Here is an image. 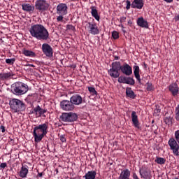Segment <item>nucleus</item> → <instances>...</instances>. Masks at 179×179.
I'll list each match as a JSON object with an SVG mask.
<instances>
[{"label": "nucleus", "instance_id": "obj_6", "mask_svg": "<svg viewBox=\"0 0 179 179\" xmlns=\"http://www.w3.org/2000/svg\"><path fill=\"white\" fill-rule=\"evenodd\" d=\"M59 118L63 122H75L78 120V114L73 112L63 113Z\"/></svg>", "mask_w": 179, "mask_h": 179}, {"label": "nucleus", "instance_id": "obj_23", "mask_svg": "<svg viewBox=\"0 0 179 179\" xmlns=\"http://www.w3.org/2000/svg\"><path fill=\"white\" fill-rule=\"evenodd\" d=\"M129 177H131V171L129 169H124L121 172L119 179H129Z\"/></svg>", "mask_w": 179, "mask_h": 179}, {"label": "nucleus", "instance_id": "obj_39", "mask_svg": "<svg viewBox=\"0 0 179 179\" xmlns=\"http://www.w3.org/2000/svg\"><path fill=\"white\" fill-rule=\"evenodd\" d=\"M126 3H127L126 9L127 10H129V9H131V1L129 0H127Z\"/></svg>", "mask_w": 179, "mask_h": 179}, {"label": "nucleus", "instance_id": "obj_7", "mask_svg": "<svg viewBox=\"0 0 179 179\" xmlns=\"http://www.w3.org/2000/svg\"><path fill=\"white\" fill-rule=\"evenodd\" d=\"M48 8H50V3L45 0H37L35 2V9L39 12H45L48 10Z\"/></svg>", "mask_w": 179, "mask_h": 179}, {"label": "nucleus", "instance_id": "obj_57", "mask_svg": "<svg viewBox=\"0 0 179 179\" xmlns=\"http://www.w3.org/2000/svg\"><path fill=\"white\" fill-rule=\"evenodd\" d=\"M56 173L58 174V169H55Z\"/></svg>", "mask_w": 179, "mask_h": 179}, {"label": "nucleus", "instance_id": "obj_17", "mask_svg": "<svg viewBox=\"0 0 179 179\" xmlns=\"http://www.w3.org/2000/svg\"><path fill=\"white\" fill-rule=\"evenodd\" d=\"M120 71L124 73V75H126V76H131V74L132 73V67H131L129 64L125 63L122 66Z\"/></svg>", "mask_w": 179, "mask_h": 179}, {"label": "nucleus", "instance_id": "obj_59", "mask_svg": "<svg viewBox=\"0 0 179 179\" xmlns=\"http://www.w3.org/2000/svg\"><path fill=\"white\" fill-rule=\"evenodd\" d=\"M123 33H127V31L122 29Z\"/></svg>", "mask_w": 179, "mask_h": 179}, {"label": "nucleus", "instance_id": "obj_2", "mask_svg": "<svg viewBox=\"0 0 179 179\" xmlns=\"http://www.w3.org/2000/svg\"><path fill=\"white\" fill-rule=\"evenodd\" d=\"M48 134V122L36 126L34 128L33 136L35 143H38L43 141V138Z\"/></svg>", "mask_w": 179, "mask_h": 179}, {"label": "nucleus", "instance_id": "obj_45", "mask_svg": "<svg viewBox=\"0 0 179 179\" xmlns=\"http://www.w3.org/2000/svg\"><path fill=\"white\" fill-rule=\"evenodd\" d=\"M68 30H75V27L73 25H67Z\"/></svg>", "mask_w": 179, "mask_h": 179}, {"label": "nucleus", "instance_id": "obj_32", "mask_svg": "<svg viewBox=\"0 0 179 179\" xmlns=\"http://www.w3.org/2000/svg\"><path fill=\"white\" fill-rule=\"evenodd\" d=\"M88 92H90L92 96H97V91H96V89L93 87H89Z\"/></svg>", "mask_w": 179, "mask_h": 179}, {"label": "nucleus", "instance_id": "obj_29", "mask_svg": "<svg viewBox=\"0 0 179 179\" xmlns=\"http://www.w3.org/2000/svg\"><path fill=\"white\" fill-rule=\"evenodd\" d=\"M122 68V66H121L120 62H114L113 63V69L114 71V69H116L117 71H121V69Z\"/></svg>", "mask_w": 179, "mask_h": 179}, {"label": "nucleus", "instance_id": "obj_15", "mask_svg": "<svg viewBox=\"0 0 179 179\" xmlns=\"http://www.w3.org/2000/svg\"><path fill=\"white\" fill-rule=\"evenodd\" d=\"M139 173L141 178L152 179V171L148 169H140Z\"/></svg>", "mask_w": 179, "mask_h": 179}, {"label": "nucleus", "instance_id": "obj_52", "mask_svg": "<svg viewBox=\"0 0 179 179\" xmlns=\"http://www.w3.org/2000/svg\"><path fill=\"white\" fill-rule=\"evenodd\" d=\"M70 179H82L80 177H74V178H71Z\"/></svg>", "mask_w": 179, "mask_h": 179}, {"label": "nucleus", "instance_id": "obj_50", "mask_svg": "<svg viewBox=\"0 0 179 179\" xmlns=\"http://www.w3.org/2000/svg\"><path fill=\"white\" fill-rule=\"evenodd\" d=\"M113 57H114V59H115V61H118V59H120V57H118V56H114V55H113Z\"/></svg>", "mask_w": 179, "mask_h": 179}, {"label": "nucleus", "instance_id": "obj_5", "mask_svg": "<svg viewBox=\"0 0 179 179\" xmlns=\"http://www.w3.org/2000/svg\"><path fill=\"white\" fill-rule=\"evenodd\" d=\"M10 107L12 113H20L24 111V103L20 99H13L10 101Z\"/></svg>", "mask_w": 179, "mask_h": 179}, {"label": "nucleus", "instance_id": "obj_51", "mask_svg": "<svg viewBox=\"0 0 179 179\" xmlns=\"http://www.w3.org/2000/svg\"><path fill=\"white\" fill-rule=\"evenodd\" d=\"M164 1H165V2H168V3L173 2V0H164Z\"/></svg>", "mask_w": 179, "mask_h": 179}, {"label": "nucleus", "instance_id": "obj_36", "mask_svg": "<svg viewBox=\"0 0 179 179\" xmlns=\"http://www.w3.org/2000/svg\"><path fill=\"white\" fill-rule=\"evenodd\" d=\"M175 114L176 121H179V105L176 108Z\"/></svg>", "mask_w": 179, "mask_h": 179}, {"label": "nucleus", "instance_id": "obj_63", "mask_svg": "<svg viewBox=\"0 0 179 179\" xmlns=\"http://www.w3.org/2000/svg\"><path fill=\"white\" fill-rule=\"evenodd\" d=\"M175 179H178V178H175Z\"/></svg>", "mask_w": 179, "mask_h": 179}, {"label": "nucleus", "instance_id": "obj_8", "mask_svg": "<svg viewBox=\"0 0 179 179\" xmlns=\"http://www.w3.org/2000/svg\"><path fill=\"white\" fill-rule=\"evenodd\" d=\"M60 108L63 110V111H73V110H75V106H73L71 99H64L60 102Z\"/></svg>", "mask_w": 179, "mask_h": 179}, {"label": "nucleus", "instance_id": "obj_28", "mask_svg": "<svg viewBox=\"0 0 179 179\" xmlns=\"http://www.w3.org/2000/svg\"><path fill=\"white\" fill-rule=\"evenodd\" d=\"M23 54L25 57H30L31 58L36 57V53L34 52L26 49L23 50Z\"/></svg>", "mask_w": 179, "mask_h": 179}, {"label": "nucleus", "instance_id": "obj_56", "mask_svg": "<svg viewBox=\"0 0 179 179\" xmlns=\"http://www.w3.org/2000/svg\"><path fill=\"white\" fill-rule=\"evenodd\" d=\"M111 164H112V163H108V164H107L108 167V166H111Z\"/></svg>", "mask_w": 179, "mask_h": 179}, {"label": "nucleus", "instance_id": "obj_42", "mask_svg": "<svg viewBox=\"0 0 179 179\" xmlns=\"http://www.w3.org/2000/svg\"><path fill=\"white\" fill-rule=\"evenodd\" d=\"M62 20H64V15H59V16H58L57 17V22H62Z\"/></svg>", "mask_w": 179, "mask_h": 179}, {"label": "nucleus", "instance_id": "obj_11", "mask_svg": "<svg viewBox=\"0 0 179 179\" xmlns=\"http://www.w3.org/2000/svg\"><path fill=\"white\" fill-rule=\"evenodd\" d=\"M70 101H71L73 106H80V104H83V98L80 94H76L73 95L70 98Z\"/></svg>", "mask_w": 179, "mask_h": 179}, {"label": "nucleus", "instance_id": "obj_40", "mask_svg": "<svg viewBox=\"0 0 179 179\" xmlns=\"http://www.w3.org/2000/svg\"><path fill=\"white\" fill-rule=\"evenodd\" d=\"M44 174H45L44 173V171H43V172H38V174L36 176V178H43V176H44Z\"/></svg>", "mask_w": 179, "mask_h": 179}, {"label": "nucleus", "instance_id": "obj_37", "mask_svg": "<svg viewBox=\"0 0 179 179\" xmlns=\"http://www.w3.org/2000/svg\"><path fill=\"white\" fill-rule=\"evenodd\" d=\"M126 81H127V77L125 76H120L118 78L119 83H125Z\"/></svg>", "mask_w": 179, "mask_h": 179}, {"label": "nucleus", "instance_id": "obj_24", "mask_svg": "<svg viewBox=\"0 0 179 179\" xmlns=\"http://www.w3.org/2000/svg\"><path fill=\"white\" fill-rule=\"evenodd\" d=\"M97 172L96 171H90L83 176V178L85 179H96V176Z\"/></svg>", "mask_w": 179, "mask_h": 179}, {"label": "nucleus", "instance_id": "obj_38", "mask_svg": "<svg viewBox=\"0 0 179 179\" xmlns=\"http://www.w3.org/2000/svg\"><path fill=\"white\" fill-rule=\"evenodd\" d=\"M113 38L114 40H117V38H120V34H118V32L115 31H113Z\"/></svg>", "mask_w": 179, "mask_h": 179}, {"label": "nucleus", "instance_id": "obj_12", "mask_svg": "<svg viewBox=\"0 0 179 179\" xmlns=\"http://www.w3.org/2000/svg\"><path fill=\"white\" fill-rule=\"evenodd\" d=\"M57 15H62V16H65L68 14V6L64 3H60L57 6Z\"/></svg>", "mask_w": 179, "mask_h": 179}, {"label": "nucleus", "instance_id": "obj_46", "mask_svg": "<svg viewBox=\"0 0 179 179\" xmlns=\"http://www.w3.org/2000/svg\"><path fill=\"white\" fill-rule=\"evenodd\" d=\"M160 111H162V110L160 109V107L159 106H156V108L155 109V113H160Z\"/></svg>", "mask_w": 179, "mask_h": 179}, {"label": "nucleus", "instance_id": "obj_9", "mask_svg": "<svg viewBox=\"0 0 179 179\" xmlns=\"http://www.w3.org/2000/svg\"><path fill=\"white\" fill-rule=\"evenodd\" d=\"M42 52L45 55V57H48V58H51L54 54V50H52V47L48 43H43L42 45Z\"/></svg>", "mask_w": 179, "mask_h": 179}, {"label": "nucleus", "instance_id": "obj_48", "mask_svg": "<svg viewBox=\"0 0 179 179\" xmlns=\"http://www.w3.org/2000/svg\"><path fill=\"white\" fill-rule=\"evenodd\" d=\"M108 73H109L110 76H111V78H113V68H111V69L108 71Z\"/></svg>", "mask_w": 179, "mask_h": 179}, {"label": "nucleus", "instance_id": "obj_19", "mask_svg": "<svg viewBox=\"0 0 179 179\" xmlns=\"http://www.w3.org/2000/svg\"><path fill=\"white\" fill-rule=\"evenodd\" d=\"M137 24L140 27H143V29H149V24L148 23V21L145 20L143 17L137 19Z\"/></svg>", "mask_w": 179, "mask_h": 179}, {"label": "nucleus", "instance_id": "obj_35", "mask_svg": "<svg viewBox=\"0 0 179 179\" xmlns=\"http://www.w3.org/2000/svg\"><path fill=\"white\" fill-rule=\"evenodd\" d=\"M15 61H16V59H15V58L6 59V63H7L8 65H13L15 64Z\"/></svg>", "mask_w": 179, "mask_h": 179}, {"label": "nucleus", "instance_id": "obj_41", "mask_svg": "<svg viewBox=\"0 0 179 179\" xmlns=\"http://www.w3.org/2000/svg\"><path fill=\"white\" fill-rule=\"evenodd\" d=\"M7 166H8V164H6V162H3V163H1L0 164V169H5Z\"/></svg>", "mask_w": 179, "mask_h": 179}, {"label": "nucleus", "instance_id": "obj_47", "mask_svg": "<svg viewBox=\"0 0 179 179\" xmlns=\"http://www.w3.org/2000/svg\"><path fill=\"white\" fill-rule=\"evenodd\" d=\"M0 129H1V132H2L3 134H4L6 129H5V127H4L3 125H1V126L0 127Z\"/></svg>", "mask_w": 179, "mask_h": 179}, {"label": "nucleus", "instance_id": "obj_3", "mask_svg": "<svg viewBox=\"0 0 179 179\" xmlns=\"http://www.w3.org/2000/svg\"><path fill=\"white\" fill-rule=\"evenodd\" d=\"M11 92L16 96H22L29 92V85L22 82H17L12 85Z\"/></svg>", "mask_w": 179, "mask_h": 179}, {"label": "nucleus", "instance_id": "obj_25", "mask_svg": "<svg viewBox=\"0 0 179 179\" xmlns=\"http://www.w3.org/2000/svg\"><path fill=\"white\" fill-rule=\"evenodd\" d=\"M134 69V73L136 79H137L138 82L141 83V75L139 74L140 69H139V66H134L133 67Z\"/></svg>", "mask_w": 179, "mask_h": 179}, {"label": "nucleus", "instance_id": "obj_43", "mask_svg": "<svg viewBox=\"0 0 179 179\" xmlns=\"http://www.w3.org/2000/svg\"><path fill=\"white\" fill-rule=\"evenodd\" d=\"M60 141L61 142H62L63 143L66 142V138H65V135H62L60 136Z\"/></svg>", "mask_w": 179, "mask_h": 179}, {"label": "nucleus", "instance_id": "obj_58", "mask_svg": "<svg viewBox=\"0 0 179 179\" xmlns=\"http://www.w3.org/2000/svg\"><path fill=\"white\" fill-rule=\"evenodd\" d=\"M110 33H111L110 38H113V32H110Z\"/></svg>", "mask_w": 179, "mask_h": 179}, {"label": "nucleus", "instance_id": "obj_53", "mask_svg": "<svg viewBox=\"0 0 179 179\" xmlns=\"http://www.w3.org/2000/svg\"><path fill=\"white\" fill-rule=\"evenodd\" d=\"M127 23L128 24H132V21L131 20H129Z\"/></svg>", "mask_w": 179, "mask_h": 179}, {"label": "nucleus", "instance_id": "obj_18", "mask_svg": "<svg viewBox=\"0 0 179 179\" xmlns=\"http://www.w3.org/2000/svg\"><path fill=\"white\" fill-rule=\"evenodd\" d=\"M131 121L135 128H137V129H141V126H139V120H138V115H136V112L135 111H132L131 113Z\"/></svg>", "mask_w": 179, "mask_h": 179}, {"label": "nucleus", "instance_id": "obj_22", "mask_svg": "<svg viewBox=\"0 0 179 179\" xmlns=\"http://www.w3.org/2000/svg\"><path fill=\"white\" fill-rule=\"evenodd\" d=\"M90 9L92 16L94 17V19L97 20V22H99V20H100V16L99 15V11L97 10V8L96 6H91Z\"/></svg>", "mask_w": 179, "mask_h": 179}, {"label": "nucleus", "instance_id": "obj_21", "mask_svg": "<svg viewBox=\"0 0 179 179\" xmlns=\"http://www.w3.org/2000/svg\"><path fill=\"white\" fill-rule=\"evenodd\" d=\"M22 10L27 12L28 13H33L34 12V6H31L30 3L22 4Z\"/></svg>", "mask_w": 179, "mask_h": 179}, {"label": "nucleus", "instance_id": "obj_55", "mask_svg": "<svg viewBox=\"0 0 179 179\" xmlns=\"http://www.w3.org/2000/svg\"><path fill=\"white\" fill-rule=\"evenodd\" d=\"M144 67H145V68H148V64H146L145 63H144Z\"/></svg>", "mask_w": 179, "mask_h": 179}, {"label": "nucleus", "instance_id": "obj_62", "mask_svg": "<svg viewBox=\"0 0 179 179\" xmlns=\"http://www.w3.org/2000/svg\"><path fill=\"white\" fill-rule=\"evenodd\" d=\"M152 123H153V122H155V120H152Z\"/></svg>", "mask_w": 179, "mask_h": 179}, {"label": "nucleus", "instance_id": "obj_4", "mask_svg": "<svg viewBox=\"0 0 179 179\" xmlns=\"http://www.w3.org/2000/svg\"><path fill=\"white\" fill-rule=\"evenodd\" d=\"M170 147L175 156H179V130L175 131V138H171L168 141Z\"/></svg>", "mask_w": 179, "mask_h": 179}, {"label": "nucleus", "instance_id": "obj_61", "mask_svg": "<svg viewBox=\"0 0 179 179\" xmlns=\"http://www.w3.org/2000/svg\"><path fill=\"white\" fill-rule=\"evenodd\" d=\"M71 1H79V0H71Z\"/></svg>", "mask_w": 179, "mask_h": 179}, {"label": "nucleus", "instance_id": "obj_16", "mask_svg": "<svg viewBox=\"0 0 179 179\" xmlns=\"http://www.w3.org/2000/svg\"><path fill=\"white\" fill-rule=\"evenodd\" d=\"M17 174L21 178H26L27 174H29V166L22 164L20 171L17 172Z\"/></svg>", "mask_w": 179, "mask_h": 179}, {"label": "nucleus", "instance_id": "obj_33", "mask_svg": "<svg viewBox=\"0 0 179 179\" xmlns=\"http://www.w3.org/2000/svg\"><path fill=\"white\" fill-rule=\"evenodd\" d=\"M146 90L148 92H152V90H153V83H146Z\"/></svg>", "mask_w": 179, "mask_h": 179}, {"label": "nucleus", "instance_id": "obj_60", "mask_svg": "<svg viewBox=\"0 0 179 179\" xmlns=\"http://www.w3.org/2000/svg\"><path fill=\"white\" fill-rule=\"evenodd\" d=\"M121 27H122V29H124V25L122 24V25H121Z\"/></svg>", "mask_w": 179, "mask_h": 179}, {"label": "nucleus", "instance_id": "obj_20", "mask_svg": "<svg viewBox=\"0 0 179 179\" xmlns=\"http://www.w3.org/2000/svg\"><path fill=\"white\" fill-rule=\"evenodd\" d=\"M143 5H145L143 0H134L131 3V8L134 9H142Z\"/></svg>", "mask_w": 179, "mask_h": 179}, {"label": "nucleus", "instance_id": "obj_14", "mask_svg": "<svg viewBox=\"0 0 179 179\" xmlns=\"http://www.w3.org/2000/svg\"><path fill=\"white\" fill-rule=\"evenodd\" d=\"M169 90L173 97H177L179 93V87L177 83H173L169 86Z\"/></svg>", "mask_w": 179, "mask_h": 179}, {"label": "nucleus", "instance_id": "obj_26", "mask_svg": "<svg viewBox=\"0 0 179 179\" xmlns=\"http://www.w3.org/2000/svg\"><path fill=\"white\" fill-rule=\"evenodd\" d=\"M126 96L129 99H136V94H135V92H134L131 87L126 89Z\"/></svg>", "mask_w": 179, "mask_h": 179}, {"label": "nucleus", "instance_id": "obj_44", "mask_svg": "<svg viewBox=\"0 0 179 179\" xmlns=\"http://www.w3.org/2000/svg\"><path fill=\"white\" fill-rule=\"evenodd\" d=\"M127 22V17H120V22L121 23H125Z\"/></svg>", "mask_w": 179, "mask_h": 179}, {"label": "nucleus", "instance_id": "obj_34", "mask_svg": "<svg viewBox=\"0 0 179 179\" xmlns=\"http://www.w3.org/2000/svg\"><path fill=\"white\" fill-rule=\"evenodd\" d=\"M120 71L117 69H113V78H120Z\"/></svg>", "mask_w": 179, "mask_h": 179}, {"label": "nucleus", "instance_id": "obj_10", "mask_svg": "<svg viewBox=\"0 0 179 179\" xmlns=\"http://www.w3.org/2000/svg\"><path fill=\"white\" fill-rule=\"evenodd\" d=\"M87 27L89 33L92 34L93 36H96L100 33V30H99V27L94 22H88L87 24Z\"/></svg>", "mask_w": 179, "mask_h": 179}, {"label": "nucleus", "instance_id": "obj_31", "mask_svg": "<svg viewBox=\"0 0 179 179\" xmlns=\"http://www.w3.org/2000/svg\"><path fill=\"white\" fill-rule=\"evenodd\" d=\"M126 85H131V86H134L135 85V80L131 77H126Z\"/></svg>", "mask_w": 179, "mask_h": 179}, {"label": "nucleus", "instance_id": "obj_27", "mask_svg": "<svg viewBox=\"0 0 179 179\" xmlns=\"http://www.w3.org/2000/svg\"><path fill=\"white\" fill-rule=\"evenodd\" d=\"M13 76V73L12 72L9 73H3L0 74V79L2 80H6L7 79H9L11 76Z\"/></svg>", "mask_w": 179, "mask_h": 179}, {"label": "nucleus", "instance_id": "obj_54", "mask_svg": "<svg viewBox=\"0 0 179 179\" xmlns=\"http://www.w3.org/2000/svg\"><path fill=\"white\" fill-rule=\"evenodd\" d=\"M29 66H31V68H34L35 66L34 64H29Z\"/></svg>", "mask_w": 179, "mask_h": 179}, {"label": "nucleus", "instance_id": "obj_13", "mask_svg": "<svg viewBox=\"0 0 179 179\" xmlns=\"http://www.w3.org/2000/svg\"><path fill=\"white\" fill-rule=\"evenodd\" d=\"M45 113H47V109H43L40 106H37L34 108L32 110V114H35L36 118H39V117H45Z\"/></svg>", "mask_w": 179, "mask_h": 179}, {"label": "nucleus", "instance_id": "obj_49", "mask_svg": "<svg viewBox=\"0 0 179 179\" xmlns=\"http://www.w3.org/2000/svg\"><path fill=\"white\" fill-rule=\"evenodd\" d=\"M175 22H179V15L175 17Z\"/></svg>", "mask_w": 179, "mask_h": 179}, {"label": "nucleus", "instance_id": "obj_30", "mask_svg": "<svg viewBox=\"0 0 179 179\" xmlns=\"http://www.w3.org/2000/svg\"><path fill=\"white\" fill-rule=\"evenodd\" d=\"M155 162L157 163V164H166V159L160 157H156Z\"/></svg>", "mask_w": 179, "mask_h": 179}, {"label": "nucleus", "instance_id": "obj_1", "mask_svg": "<svg viewBox=\"0 0 179 179\" xmlns=\"http://www.w3.org/2000/svg\"><path fill=\"white\" fill-rule=\"evenodd\" d=\"M29 33L32 37L36 40H48L50 34L44 25L36 24L32 25L29 29Z\"/></svg>", "mask_w": 179, "mask_h": 179}]
</instances>
